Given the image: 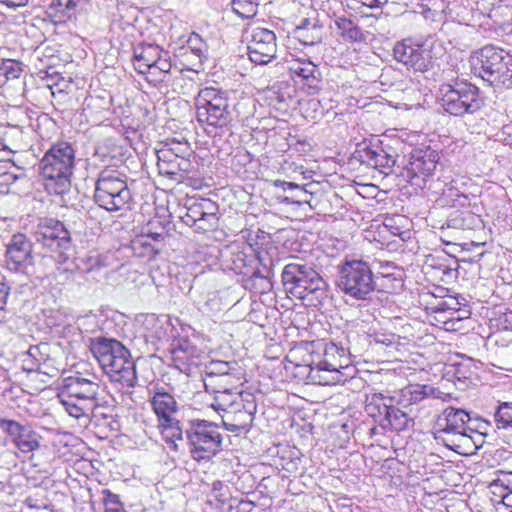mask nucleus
<instances>
[{"mask_svg":"<svg viewBox=\"0 0 512 512\" xmlns=\"http://www.w3.org/2000/svg\"><path fill=\"white\" fill-rule=\"evenodd\" d=\"M89 349L109 380L130 392L137 384L136 365L129 350L118 340L105 337L90 339Z\"/></svg>","mask_w":512,"mask_h":512,"instance_id":"nucleus-1","label":"nucleus"},{"mask_svg":"<svg viewBox=\"0 0 512 512\" xmlns=\"http://www.w3.org/2000/svg\"><path fill=\"white\" fill-rule=\"evenodd\" d=\"M243 370L236 361L211 360L205 365L204 387L214 393L210 407L218 415L228 413L245 401L242 395L233 391V386L242 378Z\"/></svg>","mask_w":512,"mask_h":512,"instance_id":"nucleus-2","label":"nucleus"},{"mask_svg":"<svg viewBox=\"0 0 512 512\" xmlns=\"http://www.w3.org/2000/svg\"><path fill=\"white\" fill-rule=\"evenodd\" d=\"M318 351H311L308 378L320 385L344 384L354 378L357 369L350 364L346 350L337 344L319 343Z\"/></svg>","mask_w":512,"mask_h":512,"instance_id":"nucleus-3","label":"nucleus"},{"mask_svg":"<svg viewBox=\"0 0 512 512\" xmlns=\"http://www.w3.org/2000/svg\"><path fill=\"white\" fill-rule=\"evenodd\" d=\"M75 149L66 141L50 146L39 162V172L45 191L50 195H63L71 188L75 169Z\"/></svg>","mask_w":512,"mask_h":512,"instance_id":"nucleus-4","label":"nucleus"},{"mask_svg":"<svg viewBox=\"0 0 512 512\" xmlns=\"http://www.w3.org/2000/svg\"><path fill=\"white\" fill-rule=\"evenodd\" d=\"M471 72L494 90L512 87V55L493 44L473 51L469 57Z\"/></svg>","mask_w":512,"mask_h":512,"instance_id":"nucleus-5","label":"nucleus"},{"mask_svg":"<svg viewBox=\"0 0 512 512\" xmlns=\"http://www.w3.org/2000/svg\"><path fill=\"white\" fill-rule=\"evenodd\" d=\"M101 386L97 377H83L80 374L67 377L58 393V399L64 410L83 426H87V413L99 404Z\"/></svg>","mask_w":512,"mask_h":512,"instance_id":"nucleus-6","label":"nucleus"},{"mask_svg":"<svg viewBox=\"0 0 512 512\" xmlns=\"http://www.w3.org/2000/svg\"><path fill=\"white\" fill-rule=\"evenodd\" d=\"M197 120L209 135L227 129L233 120L230 92L216 87L200 89L195 98Z\"/></svg>","mask_w":512,"mask_h":512,"instance_id":"nucleus-7","label":"nucleus"},{"mask_svg":"<svg viewBox=\"0 0 512 512\" xmlns=\"http://www.w3.org/2000/svg\"><path fill=\"white\" fill-rule=\"evenodd\" d=\"M470 422L471 418L468 412L448 407L437 418L433 428L434 438L453 451L470 444L477 447V441L482 438L483 434L472 428Z\"/></svg>","mask_w":512,"mask_h":512,"instance_id":"nucleus-8","label":"nucleus"},{"mask_svg":"<svg viewBox=\"0 0 512 512\" xmlns=\"http://www.w3.org/2000/svg\"><path fill=\"white\" fill-rule=\"evenodd\" d=\"M365 412L375 425L370 429V436L386 432H402L413 428L415 422L412 409L403 411L393 405V400L382 393L366 397Z\"/></svg>","mask_w":512,"mask_h":512,"instance_id":"nucleus-9","label":"nucleus"},{"mask_svg":"<svg viewBox=\"0 0 512 512\" xmlns=\"http://www.w3.org/2000/svg\"><path fill=\"white\" fill-rule=\"evenodd\" d=\"M182 428L194 460L208 461L222 450V435L216 423L196 419L182 424Z\"/></svg>","mask_w":512,"mask_h":512,"instance_id":"nucleus-10","label":"nucleus"},{"mask_svg":"<svg viewBox=\"0 0 512 512\" xmlns=\"http://www.w3.org/2000/svg\"><path fill=\"white\" fill-rule=\"evenodd\" d=\"M441 106L450 115L474 114L484 106L480 89L465 79H452L440 85Z\"/></svg>","mask_w":512,"mask_h":512,"instance_id":"nucleus-11","label":"nucleus"},{"mask_svg":"<svg viewBox=\"0 0 512 512\" xmlns=\"http://www.w3.org/2000/svg\"><path fill=\"white\" fill-rule=\"evenodd\" d=\"M131 200L125 174L112 168H105L99 173L94 192V201L99 207L116 212L128 208Z\"/></svg>","mask_w":512,"mask_h":512,"instance_id":"nucleus-12","label":"nucleus"},{"mask_svg":"<svg viewBox=\"0 0 512 512\" xmlns=\"http://www.w3.org/2000/svg\"><path fill=\"white\" fill-rule=\"evenodd\" d=\"M281 277L285 291L297 299L304 300L309 295L314 294L317 299H322L326 296L327 282L309 264H286Z\"/></svg>","mask_w":512,"mask_h":512,"instance_id":"nucleus-13","label":"nucleus"},{"mask_svg":"<svg viewBox=\"0 0 512 512\" xmlns=\"http://www.w3.org/2000/svg\"><path fill=\"white\" fill-rule=\"evenodd\" d=\"M337 287L355 300H367L375 290L374 273L368 262L345 260L338 267Z\"/></svg>","mask_w":512,"mask_h":512,"instance_id":"nucleus-14","label":"nucleus"},{"mask_svg":"<svg viewBox=\"0 0 512 512\" xmlns=\"http://www.w3.org/2000/svg\"><path fill=\"white\" fill-rule=\"evenodd\" d=\"M150 404L158 421V428L170 448L178 450L177 441H183V428L179 420L175 418L178 405L174 396L164 388L157 389L150 399Z\"/></svg>","mask_w":512,"mask_h":512,"instance_id":"nucleus-15","label":"nucleus"},{"mask_svg":"<svg viewBox=\"0 0 512 512\" xmlns=\"http://www.w3.org/2000/svg\"><path fill=\"white\" fill-rule=\"evenodd\" d=\"M133 66L140 74H147L148 81L159 83L169 80L172 68L169 52L155 44H138L133 48Z\"/></svg>","mask_w":512,"mask_h":512,"instance_id":"nucleus-16","label":"nucleus"},{"mask_svg":"<svg viewBox=\"0 0 512 512\" xmlns=\"http://www.w3.org/2000/svg\"><path fill=\"white\" fill-rule=\"evenodd\" d=\"M35 241L52 252H58V262L68 261L72 248L71 233L65 224L55 218L43 217L33 228Z\"/></svg>","mask_w":512,"mask_h":512,"instance_id":"nucleus-17","label":"nucleus"},{"mask_svg":"<svg viewBox=\"0 0 512 512\" xmlns=\"http://www.w3.org/2000/svg\"><path fill=\"white\" fill-rule=\"evenodd\" d=\"M186 212L181 216L182 221L197 232L214 229L218 224V207L210 199L200 198L188 200Z\"/></svg>","mask_w":512,"mask_h":512,"instance_id":"nucleus-18","label":"nucleus"},{"mask_svg":"<svg viewBox=\"0 0 512 512\" xmlns=\"http://www.w3.org/2000/svg\"><path fill=\"white\" fill-rule=\"evenodd\" d=\"M171 355L174 367L187 376L195 374L203 366L201 375L204 378L205 365L209 362H205V353L189 339L180 338L174 341Z\"/></svg>","mask_w":512,"mask_h":512,"instance_id":"nucleus-19","label":"nucleus"},{"mask_svg":"<svg viewBox=\"0 0 512 512\" xmlns=\"http://www.w3.org/2000/svg\"><path fill=\"white\" fill-rule=\"evenodd\" d=\"M439 162V154L431 147L415 148L411 151L401 176L411 185H419L417 180L431 176Z\"/></svg>","mask_w":512,"mask_h":512,"instance_id":"nucleus-20","label":"nucleus"},{"mask_svg":"<svg viewBox=\"0 0 512 512\" xmlns=\"http://www.w3.org/2000/svg\"><path fill=\"white\" fill-rule=\"evenodd\" d=\"M393 56L397 62L415 72H425L432 67L430 51L410 39L397 42L393 48Z\"/></svg>","mask_w":512,"mask_h":512,"instance_id":"nucleus-21","label":"nucleus"},{"mask_svg":"<svg viewBox=\"0 0 512 512\" xmlns=\"http://www.w3.org/2000/svg\"><path fill=\"white\" fill-rule=\"evenodd\" d=\"M249 59L264 65L275 58L277 52L276 36L273 31L257 27L252 30L247 45Z\"/></svg>","mask_w":512,"mask_h":512,"instance_id":"nucleus-22","label":"nucleus"},{"mask_svg":"<svg viewBox=\"0 0 512 512\" xmlns=\"http://www.w3.org/2000/svg\"><path fill=\"white\" fill-rule=\"evenodd\" d=\"M354 154L362 164L377 169L385 175L393 172L395 156L385 150L379 140L376 143L366 141L359 143Z\"/></svg>","mask_w":512,"mask_h":512,"instance_id":"nucleus-23","label":"nucleus"},{"mask_svg":"<svg viewBox=\"0 0 512 512\" xmlns=\"http://www.w3.org/2000/svg\"><path fill=\"white\" fill-rule=\"evenodd\" d=\"M33 244L25 234H14L6 245V266L10 271H20L33 264Z\"/></svg>","mask_w":512,"mask_h":512,"instance_id":"nucleus-24","label":"nucleus"},{"mask_svg":"<svg viewBox=\"0 0 512 512\" xmlns=\"http://www.w3.org/2000/svg\"><path fill=\"white\" fill-rule=\"evenodd\" d=\"M0 428L12 437L15 446L22 453H31L40 447L41 436L30 425L0 418Z\"/></svg>","mask_w":512,"mask_h":512,"instance_id":"nucleus-25","label":"nucleus"},{"mask_svg":"<svg viewBox=\"0 0 512 512\" xmlns=\"http://www.w3.org/2000/svg\"><path fill=\"white\" fill-rule=\"evenodd\" d=\"M287 63L289 73L297 84L306 86L311 93L320 88L322 73L314 62L307 58H292Z\"/></svg>","mask_w":512,"mask_h":512,"instance_id":"nucleus-26","label":"nucleus"},{"mask_svg":"<svg viewBox=\"0 0 512 512\" xmlns=\"http://www.w3.org/2000/svg\"><path fill=\"white\" fill-rule=\"evenodd\" d=\"M156 156L159 174L176 183L184 182L193 168L187 157L176 158L168 151L156 152Z\"/></svg>","mask_w":512,"mask_h":512,"instance_id":"nucleus-27","label":"nucleus"},{"mask_svg":"<svg viewBox=\"0 0 512 512\" xmlns=\"http://www.w3.org/2000/svg\"><path fill=\"white\" fill-rule=\"evenodd\" d=\"M255 412L256 403L253 400H245L238 408L221 414L223 427L236 435L247 433L251 428Z\"/></svg>","mask_w":512,"mask_h":512,"instance_id":"nucleus-28","label":"nucleus"},{"mask_svg":"<svg viewBox=\"0 0 512 512\" xmlns=\"http://www.w3.org/2000/svg\"><path fill=\"white\" fill-rule=\"evenodd\" d=\"M293 34L304 45L312 46L323 40L325 32L318 19L303 18L294 29Z\"/></svg>","mask_w":512,"mask_h":512,"instance_id":"nucleus-29","label":"nucleus"},{"mask_svg":"<svg viewBox=\"0 0 512 512\" xmlns=\"http://www.w3.org/2000/svg\"><path fill=\"white\" fill-rule=\"evenodd\" d=\"M401 272L393 263L386 262L380 266V271L374 275L375 289L391 293L402 286Z\"/></svg>","mask_w":512,"mask_h":512,"instance_id":"nucleus-30","label":"nucleus"},{"mask_svg":"<svg viewBox=\"0 0 512 512\" xmlns=\"http://www.w3.org/2000/svg\"><path fill=\"white\" fill-rule=\"evenodd\" d=\"M275 187H280L284 192H289V195L281 199L282 203L303 205L308 204L311 208V200L313 193L306 189V186H300L294 182H287L282 180L274 181Z\"/></svg>","mask_w":512,"mask_h":512,"instance_id":"nucleus-31","label":"nucleus"},{"mask_svg":"<svg viewBox=\"0 0 512 512\" xmlns=\"http://www.w3.org/2000/svg\"><path fill=\"white\" fill-rule=\"evenodd\" d=\"M479 221L478 216L469 211H454L443 226V232L448 234L450 230H453L457 234L461 231L471 230Z\"/></svg>","mask_w":512,"mask_h":512,"instance_id":"nucleus-32","label":"nucleus"},{"mask_svg":"<svg viewBox=\"0 0 512 512\" xmlns=\"http://www.w3.org/2000/svg\"><path fill=\"white\" fill-rule=\"evenodd\" d=\"M432 391L433 388L428 385L410 384L400 390L397 402L408 408L425 400Z\"/></svg>","mask_w":512,"mask_h":512,"instance_id":"nucleus-33","label":"nucleus"},{"mask_svg":"<svg viewBox=\"0 0 512 512\" xmlns=\"http://www.w3.org/2000/svg\"><path fill=\"white\" fill-rule=\"evenodd\" d=\"M334 23L337 33L344 41L361 42L365 39L361 28L351 19L339 16L335 18Z\"/></svg>","mask_w":512,"mask_h":512,"instance_id":"nucleus-34","label":"nucleus"},{"mask_svg":"<svg viewBox=\"0 0 512 512\" xmlns=\"http://www.w3.org/2000/svg\"><path fill=\"white\" fill-rule=\"evenodd\" d=\"M27 352L36 363L40 364V367L43 369V374L54 376V372L57 370L51 364L52 359L50 357V346L48 343L30 346Z\"/></svg>","mask_w":512,"mask_h":512,"instance_id":"nucleus-35","label":"nucleus"},{"mask_svg":"<svg viewBox=\"0 0 512 512\" xmlns=\"http://www.w3.org/2000/svg\"><path fill=\"white\" fill-rule=\"evenodd\" d=\"M447 375H451L456 381L465 382L475 375V364L471 358H463L447 366Z\"/></svg>","mask_w":512,"mask_h":512,"instance_id":"nucleus-36","label":"nucleus"},{"mask_svg":"<svg viewBox=\"0 0 512 512\" xmlns=\"http://www.w3.org/2000/svg\"><path fill=\"white\" fill-rule=\"evenodd\" d=\"M229 268L236 274L249 275L251 270V264L254 262L252 256H247L243 251L237 249L230 253V257L227 260Z\"/></svg>","mask_w":512,"mask_h":512,"instance_id":"nucleus-37","label":"nucleus"},{"mask_svg":"<svg viewBox=\"0 0 512 512\" xmlns=\"http://www.w3.org/2000/svg\"><path fill=\"white\" fill-rule=\"evenodd\" d=\"M91 421H94L96 425H107L111 430H114L115 425L118 424L115 416L111 412L103 411L100 403L93 408L92 412L87 413V424Z\"/></svg>","mask_w":512,"mask_h":512,"instance_id":"nucleus-38","label":"nucleus"},{"mask_svg":"<svg viewBox=\"0 0 512 512\" xmlns=\"http://www.w3.org/2000/svg\"><path fill=\"white\" fill-rule=\"evenodd\" d=\"M76 7L74 0H53L49 6L50 14L59 17L60 20L70 18Z\"/></svg>","mask_w":512,"mask_h":512,"instance_id":"nucleus-39","label":"nucleus"},{"mask_svg":"<svg viewBox=\"0 0 512 512\" xmlns=\"http://www.w3.org/2000/svg\"><path fill=\"white\" fill-rule=\"evenodd\" d=\"M168 151L173 153V156L176 158L187 157L191 153L190 146L187 141H177L172 139L171 141H167L161 145L159 149H156V152H164Z\"/></svg>","mask_w":512,"mask_h":512,"instance_id":"nucleus-40","label":"nucleus"},{"mask_svg":"<svg viewBox=\"0 0 512 512\" xmlns=\"http://www.w3.org/2000/svg\"><path fill=\"white\" fill-rule=\"evenodd\" d=\"M256 0H232V10L243 19H250L257 14Z\"/></svg>","mask_w":512,"mask_h":512,"instance_id":"nucleus-41","label":"nucleus"},{"mask_svg":"<svg viewBox=\"0 0 512 512\" xmlns=\"http://www.w3.org/2000/svg\"><path fill=\"white\" fill-rule=\"evenodd\" d=\"M495 422L499 429H512V402H503L498 406Z\"/></svg>","mask_w":512,"mask_h":512,"instance_id":"nucleus-42","label":"nucleus"},{"mask_svg":"<svg viewBox=\"0 0 512 512\" xmlns=\"http://www.w3.org/2000/svg\"><path fill=\"white\" fill-rule=\"evenodd\" d=\"M131 247L134 253L138 254L139 256H148L155 252V248L150 241V236L145 234H141L133 239L131 242Z\"/></svg>","mask_w":512,"mask_h":512,"instance_id":"nucleus-43","label":"nucleus"},{"mask_svg":"<svg viewBox=\"0 0 512 512\" xmlns=\"http://www.w3.org/2000/svg\"><path fill=\"white\" fill-rule=\"evenodd\" d=\"M23 71V64L13 59H5L0 65V74L7 80L17 79Z\"/></svg>","mask_w":512,"mask_h":512,"instance_id":"nucleus-44","label":"nucleus"},{"mask_svg":"<svg viewBox=\"0 0 512 512\" xmlns=\"http://www.w3.org/2000/svg\"><path fill=\"white\" fill-rule=\"evenodd\" d=\"M466 305V299L462 296L458 297H448L447 299L439 302L435 306V312L438 314H443L449 310L458 311L461 306Z\"/></svg>","mask_w":512,"mask_h":512,"instance_id":"nucleus-45","label":"nucleus"},{"mask_svg":"<svg viewBox=\"0 0 512 512\" xmlns=\"http://www.w3.org/2000/svg\"><path fill=\"white\" fill-rule=\"evenodd\" d=\"M85 269L88 273L99 271L107 267L106 257L100 254L88 256L84 260Z\"/></svg>","mask_w":512,"mask_h":512,"instance_id":"nucleus-46","label":"nucleus"},{"mask_svg":"<svg viewBox=\"0 0 512 512\" xmlns=\"http://www.w3.org/2000/svg\"><path fill=\"white\" fill-rule=\"evenodd\" d=\"M250 281H260L259 292L264 293L268 292L272 289V283L269 279L268 274L265 275L262 273L260 269H252L250 270Z\"/></svg>","mask_w":512,"mask_h":512,"instance_id":"nucleus-47","label":"nucleus"},{"mask_svg":"<svg viewBox=\"0 0 512 512\" xmlns=\"http://www.w3.org/2000/svg\"><path fill=\"white\" fill-rule=\"evenodd\" d=\"M228 487L222 481H215L212 484V495L220 503L224 504L228 500Z\"/></svg>","mask_w":512,"mask_h":512,"instance_id":"nucleus-48","label":"nucleus"},{"mask_svg":"<svg viewBox=\"0 0 512 512\" xmlns=\"http://www.w3.org/2000/svg\"><path fill=\"white\" fill-rule=\"evenodd\" d=\"M22 368H23L24 371H26L28 373H31V372L43 373V369H42V367H40V364L36 363L32 359V357L29 355L28 352H26L23 355Z\"/></svg>","mask_w":512,"mask_h":512,"instance_id":"nucleus-49","label":"nucleus"},{"mask_svg":"<svg viewBox=\"0 0 512 512\" xmlns=\"http://www.w3.org/2000/svg\"><path fill=\"white\" fill-rule=\"evenodd\" d=\"M498 482L500 485L507 490L508 492L506 494L502 495V500L505 504H508V502L511 500L512 497V472H509L506 476H504L501 479H498Z\"/></svg>","mask_w":512,"mask_h":512,"instance_id":"nucleus-50","label":"nucleus"},{"mask_svg":"<svg viewBox=\"0 0 512 512\" xmlns=\"http://www.w3.org/2000/svg\"><path fill=\"white\" fill-rule=\"evenodd\" d=\"M103 494H104L103 501H104L106 508L121 506L118 495L112 493L111 491H109L107 489L103 490Z\"/></svg>","mask_w":512,"mask_h":512,"instance_id":"nucleus-51","label":"nucleus"},{"mask_svg":"<svg viewBox=\"0 0 512 512\" xmlns=\"http://www.w3.org/2000/svg\"><path fill=\"white\" fill-rule=\"evenodd\" d=\"M8 294L9 287L4 283V277L0 274V309L5 306Z\"/></svg>","mask_w":512,"mask_h":512,"instance_id":"nucleus-52","label":"nucleus"},{"mask_svg":"<svg viewBox=\"0 0 512 512\" xmlns=\"http://www.w3.org/2000/svg\"><path fill=\"white\" fill-rule=\"evenodd\" d=\"M10 389V381L7 375V371L0 368V394H3Z\"/></svg>","mask_w":512,"mask_h":512,"instance_id":"nucleus-53","label":"nucleus"},{"mask_svg":"<svg viewBox=\"0 0 512 512\" xmlns=\"http://www.w3.org/2000/svg\"><path fill=\"white\" fill-rule=\"evenodd\" d=\"M442 236L441 239L445 244H455V240L458 238L456 233L453 230H450L448 234L443 232V227L441 228Z\"/></svg>","mask_w":512,"mask_h":512,"instance_id":"nucleus-54","label":"nucleus"},{"mask_svg":"<svg viewBox=\"0 0 512 512\" xmlns=\"http://www.w3.org/2000/svg\"><path fill=\"white\" fill-rule=\"evenodd\" d=\"M28 1L29 0H0L2 4L10 8L25 6L28 3Z\"/></svg>","mask_w":512,"mask_h":512,"instance_id":"nucleus-55","label":"nucleus"},{"mask_svg":"<svg viewBox=\"0 0 512 512\" xmlns=\"http://www.w3.org/2000/svg\"><path fill=\"white\" fill-rule=\"evenodd\" d=\"M197 41H200L198 35H196L195 37H191L188 41L189 43V47L199 56L201 57V55L203 54V50L200 48V47H196V42Z\"/></svg>","mask_w":512,"mask_h":512,"instance_id":"nucleus-56","label":"nucleus"},{"mask_svg":"<svg viewBox=\"0 0 512 512\" xmlns=\"http://www.w3.org/2000/svg\"><path fill=\"white\" fill-rule=\"evenodd\" d=\"M10 454L6 440L0 437V460L7 458Z\"/></svg>","mask_w":512,"mask_h":512,"instance_id":"nucleus-57","label":"nucleus"},{"mask_svg":"<svg viewBox=\"0 0 512 512\" xmlns=\"http://www.w3.org/2000/svg\"><path fill=\"white\" fill-rule=\"evenodd\" d=\"M433 6V9H428V11L432 13V16H435L438 13H442L444 11V2L442 0L436 1Z\"/></svg>","mask_w":512,"mask_h":512,"instance_id":"nucleus-58","label":"nucleus"},{"mask_svg":"<svg viewBox=\"0 0 512 512\" xmlns=\"http://www.w3.org/2000/svg\"><path fill=\"white\" fill-rule=\"evenodd\" d=\"M361 2L370 8H376L381 5L380 0H361Z\"/></svg>","mask_w":512,"mask_h":512,"instance_id":"nucleus-59","label":"nucleus"},{"mask_svg":"<svg viewBox=\"0 0 512 512\" xmlns=\"http://www.w3.org/2000/svg\"><path fill=\"white\" fill-rule=\"evenodd\" d=\"M146 235L150 236L151 242H157L163 239V235L161 233H147Z\"/></svg>","mask_w":512,"mask_h":512,"instance_id":"nucleus-60","label":"nucleus"},{"mask_svg":"<svg viewBox=\"0 0 512 512\" xmlns=\"http://www.w3.org/2000/svg\"><path fill=\"white\" fill-rule=\"evenodd\" d=\"M105 512H125L121 506L117 507H107Z\"/></svg>","mask_w":512,"mask_h":512,"instance_id":"nucleus-61","label":"nucleus"}]
</instances>
